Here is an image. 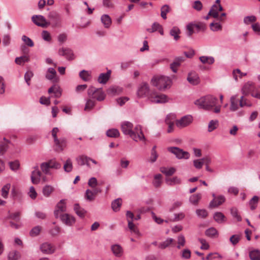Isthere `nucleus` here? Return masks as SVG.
<instances>
[{"mask_svg":"<svg viewBox=\"0 0 260 260\" xmlns=\"http://www.w3.org/2000/svg\"><path fill=\"white\" fill-rule=\"evenodd\" d=\"M258 197L256 196H254L249 201V205L250 206V209L252 210H254L258 202Z\"/></svg>","mask_w":260,"mask_h":260,"instance_id":"nucleus-46","label":"nucleus"},{"mask_svg":"<svg viewBox=\"0 0 260 260\" xmlns=\"http://www.w3.org/2000/svg\"><path fill=\"white\" fill-rule=\"evenodd\" d=\"M231 214L238 221L242 220V217L238 214V210L236 208L233 207L231 209Z\"/></svg>","mask_w":260,"mask_h":260,"instance_id":"nucleus-53","label":"nucleus"},{"mask_svg":"<svg viewBox=\"0 0 260 260\" xmlns=\"http://www.w3.org/2000/svg\"><path fill=\"white\" fill-rule=\"evenodd\" d=\"M174 241L172 238H168L166 241L160 243L159 244L158 247L161 249H165L170 246Z\"/></svg>","mask_w":260,"mask_h":260,"instance_id":"nucleus-44","label":"nucleus"},{"mask_svg":"<svg viewBox=\"0 0 260 260\" xmlns=\"http://www.w3.org/2000/svg\"><path fill=\"white\" fill-rule=\"evenodd\" d=\"M225 197L223 196L220 195L217 198H215L209 204L210 208H214L218 207L221 205L225 201Z\"/></svg>","mask_w":260,"mask_h":260,"instance_id":"nucleus-15","label":"nucleus"},{"mask_svg":"<svg viewBox=\"0 0 260 260\" xmlns=\"http://www.w3.org/2000/svg\"><path fill=\"white\" fill-rule=\"evenodd\" d=\"M122 204V200L118 198L112 202L111 207L114 211L117 212L119 210Z\"/></svg>","mask_w":260,"mask_h":260,"instance_id":"nucleus-27","label":"nucleus"},{"mask_svg":"<svg viewBox=\"0 0 260 260\" xmlns=\"http://www.w3.org/2000/svg\"><path fill=\"white\" fill-rule=\"evenodd\" d=\"M41 169L43 172L46 174H49L50 173L49 169L50 166L48 162H43L41 165Z\"/></svg>","mask_w":260,"mask_h":260,"instance_id":"nucleus-55","label":"nucleus"},{"mask_svg":"<svg viewBox=\"0 0 260 260\" xmlns=\"http://www.w3.org/2000/svg\"><path fill=\"white\" fill-rule=\"evenodd\" d=\"M111 74V71H108L107 73H101L98 78V82L100 83L105 84L109 80Z\"/></svg>","mask_w":260,"mask_h":260,"instance_id":"nucleus-23","label":"nucleus"},{"mask_svg":"<svg viewBox=\"0 0 260 260\" xmlns=\"http://www.w3.org/2000/svg\"><path fill=\"white\" fill-rule=\"evenodd\" d=\"M121 128L124 135H128L136 142L146 141V138L142 132V126L140 125H137L133 129V124L132 123L129 121H124L121 123Z\"/></svg>","mask_w":260,"mask_h":260,"instance_id":"nucleus-1","label":"nucleus"},{"mask_svg":"<svg viewBox=\"0 0 260 260\" xmlns=\"http://www.w3.org/2000/svg\"><path fill=\"white\" fill-rule=\"evenodd\" d=\"M48 17L55 24H57L60 22V15L55 11L49 12Z\"/></svg>","mask_w":260,"mask_h":260,"instance_id":"nucleus-21","label":"nucleus"},{"mask_svg":"<svg viewBox=\"0 0 260 260\" xmlns=\"http://www.w3.org/2000/svg\"><path fill=\"white\" fill-rule=\"evenodd\" d=\"M201 199V194L200 193H198L190 196L189 201L192 204L197 205Z\"/></svg>","mask_w":260,"mask_h":260,"instance_id":"nucleus-49","label":"nucleus"},{"mask_svg":"<svg viewBox=\"0 0 260 260\" xmlns=\"http://www.w3.org/2000/svg\"><path fill=\"white\" fill-rule=\"evenodd\" d=\"M100 90H101V89H96L93 86H91L88 89V95L91 98H95L96 93H99Z\"/></svg>","mask_w":260,"mask_h":260,"instance_id":"nucleus-40","label":"nucleus"},{"mask_svg":"<svg viewBox=\"0 0 260 260\" xmlns=\"http://www.w3.org/2000/svg\"><path fill=\"white\" fill-rule=\"evenodd\" d=\"M40 249L44 254H51L54 252L55 248L51 244L45 242L41 245Z\"/></svg>","mask_w":260,"mask_h":260,"instance_id":"nucleus-11","label":"nucleus"},{"mask_svg":"<svg viewBox=\"0 0 260 260\" xmlns=\"http://www.w3.org/2000/svg\"><path fill=\"white\" fill-rule=\"evenodd\" d=\"M84 198L88 201L91 202L94 200L95 196L92 190L88 189L85 191Z\"/></svg>","mask_w":260,"mask_h":260,"instance_id":"nucleus-43","label":"nucleus"},{"mask_svg":"<svg viewBox=\"0 0 260 260\" xmlns=\"http://www.w3.org/2000/svg\"><path fill=\"white\" fill-rule=\"evenodd\" d=\"M249 255L251 260H260V250H252L250 251Z\"/></svg>","mask_w":260,"mask_h":260,"instance_id":"nucleus-36","label":"nucleus"},{"mask_svg":"<svg viewBox=\"0 0 260 260\" xmlns=\"http://www.w3.org/2000/svg\"><path fill=\"white\" fill-rule=\"evenodd\" d=\"M58 54L65 56L67 59L72 60L74 59L73 51L69 48H61L58 50Z\"/></svg>","mask_w":260,"mask_h":260,"instance_id":"nucleus-10","label":"nucleus"},{"mask_svg":"<svg viewBox=\"0 0 260 260\" xmlns=\"http://www.w3.org/2000/svg\"><path fill=\"white\" fill-rule=\"evenodd\" d=\"M161 179L162 175L160 174H156L154 176L152 184L155 187L157 188L160 186L162 183Z\"/></svg>","mask_w":260,"mask_h":260,"instance_id":"nucleus-30","label":"nucleus"},{"mask_svg":"<svg viewBox=\"0 0 260 260\" xmlns=\"http://www.w3.org/2000/svg\"><path fill=\"white\" fill-rule=\"evenodd\" d=\"M54 188L53 187L50 185H46L43 188V195L46 197H48L51 194V193L53 191Z\"/></svg>","mask_w":260,"mask_h":260,"instance_id":"nucleus-38","label":"nucleus"},{"mask_svg":"<svg viewBox=\"0 0 260 260\" xmlns=\"http://www.w3.org/2000/svg\"><path fill=\"white\" fill-rule=\"evenodd\" d=\"M168 151L174 154L178 159H188L190 156L189 153L183 149L177 147H170Z\"/></svg>","mask_w":260,"mask_h":260,"instance_id":"nucleus-4","label":"nucleus"},{"mask_svg":"<svg viewBox=\"0 0 260 260\" xmlns=\"http://www.w3.org/2000/svg\"><path fill=\"white\" fill-rule=\"evenodd\" d=\"M203 63L213 64L214 62V58L212 56H202L199 58Z\"/></svg>","mask_w":260,"mask_h":260,"instance_id":"nucleus-35","label":"nucleus"},{"mask_svg":"<svg viewBox=\"0 0 260 260\" xmlns=\"http://www.w3.org/2000/svg\"><path fill=\"white\" fill-rule=\"evenodd\" d=\"M150 93L148 84L146 82H143L138 87L137 94L139 98H143L147 96L149 99Z\"/></svg>","mask_w":260,"mask_h":260,"instance_id":"nucleus-6","label":"nucleus"},{"mask_svg":"<svg viewBox=\"0 0 260 260\" xmlns=\"http://www.w3.org/2000/svg\"><path fill=\"white\" fill-rule=\"evenodd\" d=\"M11 185L9 183L6 184L2 189V196L4 198L8 197V193L10 188Z\"/></svg>","mask_w":260,"mask_h":260,"instance_id":"nucleus-54","label":"nucleus"},{"mask_svg":"<svg viewBox=\"0 0 260 260\" xmlns=\"http://www.w3.org/2000/svg\"><path fill=\"white\" fill-rule=\"evenodd\" d=\"M218 124V121L217 120H211L208 124V132H211L215 129L217 127Z\"/></svg>","mask_w":260,"mask_h":260,"instance_id":"nucleus-50","label":"nucleus"},{"mask_svg":"<svg viewBox=\"0 0 260 260\" xmlns=\"http://www.w3.org/2000/svg\"><path fill=\"white\" fill-rule=\"evenodd\" d=\"M74 210L77 215L81 218L84 217L86 213V211L84 209L80 207L78 204H75L74 205Z\"/></svg>","mask_w":260,"mask_h":260,"instance_id":"nucleus-26","label":"nucleus"},{"mask_svg":"<svg viewBox=\"0 0 260 260\" xmlns=\"http://www.w3.org/2000/svg\"><path fill=\"white\" fill-rule=\"evenodd\" d=\"M210 27L211 29L213 31H216L218 30H220L222 29V26L219 23H214L212 22L210 24Z\"/></svg>","mask_w":260,"mask_h":260,"instance_id":"nucleus-56","label":"nucleus"},{"mask_svg":"<svg viewBox=\"0 0 260 260\" xmlns=\"http://www.w3.org/2000/svg\"><path fill=\"white\" fill-rule=\"evenodd\" d=\"M218 99L211 95H207L196 100L194 104L199 108L206 110H213L215 113L220 111V105H217Z\"/></svg>","mask_w":260,"mask_h":260,"instance_id":"nucleus-2","label":"nucleus"},{"mask_svg":"<svg viewBox=\"0 0 260 260\" xmlns=\"http://www.w3.org/2000/svg\"><path fill=\"white\" fill-rule=\"evenodd\" d=\"M223 10L221 5H213L210 9L208 15L213 18L218 17V12Z\"/></svg>","mask_w":260,"mask_h":260,"instance_id":"nucleus-14","label":"nucleus"},{"mask_svg":"<svg viewBox=\"0 0 260 260\" xmlns=\"http://www.w3.org/2000/svg\"><path fill=\"white\" fill-rule=\"evenodd\" d=\"M205 235L210 238H215L218 235V231L214 228H210L206 230Z\"/></svg>","mask_w":260,"mask_h":260,"instance_id":"nucleus-32","label":"nucleus"},{"mask_svg":"<svg viewBox=\"0 0 260 260\" xmlns=\"http://www.w3.org/2000/svg\"><path fill=\"white\" fill-rule=\"evenodd\" d=\"M42 228L40 225H37L33 228L29 232L31 237H36L38 236L41 232Z\"/></svg>","mask_w":260,"mask_h":260,"instance_id":"nucleus-48","label":"nucleus"},{"mask_svg":"<svg viewBox=\"0 0 260 260\" xmlns=\"http://www.w3.org/2000/svg\"><path fill=\"white\" fill-rule=\"evenodd\" d=\"M166 181L167 183L170 185L179 184L181 182L180 179L177 177H174L172 178L167 179Z\"/></svg>","mask_w":260,"mask_h":260,"instance_id":"nucleus-42","label":"nucleus"},{"mask_svg":"<svg viewBox=\"0 0 260 260\" xmlns=\"http://www.w3.org/2000/svg\"><path fill=\"white\" fill-rule=\"evenodd\" d=\"M160 171L165 174L166 176H171L173 174H174L176 171V169L173 168L171 167L170 168H167L166 167H161L160 168Z\"/></svg>","mask_w":260,"mask_h":260,"instance_id":"nucleus-29","label":"nucleus"},{"mask_svg":"<svg viewBox=\"0 0 260 260\" xmlns=\"http://www.w3.org/2000/svg\"><path fill=\"white\" fill-rule=\"evenodd\" d=\"M187 80L189 83L194 85H197L200 83L199 77L196 72H191L189 73Z\"/></svg>","mask_w":260,"mask_h":260,"instance_id":"nucleus-16","label":"nucleus"},{"mask_svg":"<svg viewBox=\"0 0 260 260\" xmlns=\"http://www.w3.org/2000/svg\"><path fill=\"white\" fill-rule=\"evenodd\" d=\"M237 95H235L231 98V106L230 109L231 111H235L238 109Z\"/></svg>","mask_w":260,"mask_h":260,"instance_id":"nucleus-25","label":"nucleus"},{"mask_svg":"<svg viewBox=\"0 0 260 260\" xmlns=\"http://www.w3.org/2000/svg\"><path fill=\"white\" fill-rule=\"evenodd\" d=\"M22 40L29 47H33L34 46L33 41L25 35L22 37Z\"/></svg>","mask_w":260,"mask_h":260,"instance_id":"nucleus-61","label":"nucleus"},{"mask_svg":"<svg viewBox=\"0 0 260 260\" xmlns=\"http://www.w3.org/2000/svg\"><path fill=\"white\" fill-rule=\"evenodd\" d=\"M111 250L116 257H121L123 253L122 247L119 244H114L111 246Z\"/></svg>","mask_w":260,"mask_h":260,"instance_id":"nucleus-19","label":"nucleus"},{"mask_svg":"<svg viewBox=\"0 0 260 260\" xmlns=\"http://www.w3.org/2000/svg\"><path fill=\"white\" fill-rule=\"evenodd\" d=\"M9 164L10 169L13 171L17 170L19 169L20 166L19 162L18 160L9 162Z\"/></svg>","mask_w":260,"mask_h":260,"instance_id":"nucleus-63","label":"nucleus"},{"mask_svg":"<svg viewBox=\"0 0 260 260\" xmlns=\"http://www.w3.org/2000/svg\"><path fill=\"white\" fill-rule=\"evenodd\" d=\"M32 22L37 26L43 28L47 27L50 25V22H48L46 18L42 15H34L31 17Z\"/></svg>","mask_w":260,"mask_h":260,"instance_id":"nucleus-7","label":"nucleus"},{"mask_svg":"<svg viewBox=\"0 0 260 260\" xmlns=\"http://www.w3.org/2000/svg\"><path fill=\"white\" fill-rule=\"evenodd\" d=\"M29 61V56L26 55L20 57H16L15 60V63L19 65H21L25 62H28Z\"/></svg>","mask_w":260,"mask_h":260,"instance_id":"nucleus-34","label":"nucleus"},{"mask_svg":"<svg viewBox=\"0 0 260 260\" xmlns=\"http://www.w3.org/2000/svg\"><path fill=\"white\" fill-rule=\"evenodd\" d=\"M181 33L180 29L177 26H174L170 30V35L173 37L175 41H178L180 37L179 34Z\"/></svg>","mask_w":260,"mask_h":260,"instance_id":"nucleus-24","label":"nucleus"},{"mask_svg":"<svg viewBox=\"0 0 260 260\" xmlns=\"http://www.w3.org/2000/svg\"><path fill=\"white\" fill-rule=\"evenodd\" d=\"M54 143V150L58 152L62 151L67 146V140L64 138L55 140Z\"/></svg>","mask_w":260,"mask_h":260,"instance_id":"nucleus-8","label":"nucleus"},{"mask_svg":"<svg viewBox=\"0 0 260 260\" xmlns=\"http://www.w3.org/2000/svg\"><path fill=\"white\" fill-rule=\"evenodd\" d=\"M48 92L49 94L53 93L54 94L53 96L55 98H59L61 96L62 91L60 88L56 85L52 86L48 89Z\"/></svg>","mask_w":260,"mask_h":260,"instance_id":"nucleus-17","label":"nucleus"},{"mask_svg":"<svg viewBox=\"0 0 260 260\" xmlns=\"http://www.w3.org/2000/svg\"><path fill=\"white\" fill-rule=\"evenodd\" d=\"M42 37L44 40L47 42L51 41V37L50 34L47 30H43L42 32Z\"/></svg>","mask_w":260,"mask_h":260,"instance_id":"nucleus-64","label":"nucleus"},{"mask_svg":"<svg viewBox=\"0 0 260 260\" xmlns=\"http://www.w3.org/2000/svg\"><path fill=\"white\" fill-rule=\"evenodd\" d=\"M20 257V254L17 251H11L9 252L8 255L9 260H18Z\"/></svg>","mask_w":260,"mask_h":260,"instance_id":"nucleus-45","label":"nucleus"},{"mask_svg":"<svg viewBox=\"0 0 260 260\" xmlns=\"http://www.w3.org/2000/svg\"><path fill=\"white\" fill-rule=\"evenodd\" d=\"M192 121V117L190 115H186L177 120L176 125L179 127H184L189 125Z\"/></svg>","mask_w":260,"mask_h":260,"instance_id":"nucleus-9","label":"nucleus"},{"mask_svg":"<svg viewBox=\"0 0 260 260\" xmlns=\"http://www.w3.org/2000/svg\"><path fill=\"white\" fill-rule=\"evenodd\" d=\"M89 159H90V157L84 155H80L76 158L78 165L81 166L86 165L87 166L89 167Z\"/></svg>","mask_w":260,"mask_h":260,"instance_id":"nucleus-18","label":"nucleus"},{"mask_svg":"<svg viewBox=\"0 0 260 260\" xmlns=\"http://www.w3.org/2000/svg\"><path fill=\"white\" fill-rule=\"evenodd\" d=\"M160 27V24H159L158 23L155 22L152 24L151 28H147L146 30L149 32L152 33V32H153L154 31L158 30V29Z\"/></svg>","mask_w":260,"mask_h":260,"instance_id":"nucleus-59","label":"nucleus"},{"mask_svg":"<svg viewBox=\"0 0 260 260\" xmlns=\"http://www.w3.org/2000/svg\"><path fill=\"white\" fill-rule=\"evenodd\" d=\"M245 95H243L240 97V100L239 101V106L241 107H243L244 106L250 107L252 104L251 102L248 100L247 99L245 98Z\"/></svg>","mask_w":260,"mask_h":260,"instance_id":"nucleus-37","label":"nucleus"},{"mask_svg":"<svg viewBox=\"0 0 260 260\" xmlns=\"http://www.w3.org/2000/svg\"><path fill=\"white\" fill-rule=\"evenodd\" d=\"M106 135L110 138H117L119 136L120 133L117 129L112 128L108 129L106 132Z\"/></svg>","mask_w":260,"mask_h":260,"instance_id":"nucleus-33","label":"nucleus"},{"mask_svg":"<svg viewBox=\"0 0 260 260\" xmlns=\"http://www.w3.org/2000/svg\"><path fill=\"white\" fill-rule=\"evenodd\" d=\"M192 26L194 29H196L197 31L200 30H205L206 29L205 25L203 23H198L196 24L192 23Z\"/></svg>","mask_w":260,"mask_h":260,"instance_id":"nucleus-62","label":"nucleus"},{"mask_svg":"<svg viewBox=\"0 0 260 260\" xmlns=\"http://www.w3.org/2000/svg\"><path fill=\"white\" fill-rule=\"evenodd\" d=\"M101 21L105 28H109L111 24V19L108 15L104 14L101 17Z\"/></svg>","mask_w":260,"mask_h":260,"instance_id":"nucleus-28","label":"nucleus"},{"mask_svg":"<svg viewBox=\"0 0 260 260\" xmlns=\"http://www.w3.org/2000/svg\"><path fill=\"white\" fill-rule=\"evenodd\" d=\"M50 168L58 169L61 168V164L56 161L55 160H50L48 161Z\"/></svg>","mask_w":260,"mask_h":260,"instance_id":"nucleus-57","label":"nucleus"},{"mask_svg":"<svg viewBox=\"0 0 260 260\" xmlns=\"http://www.w3.org/2000/svg\"><path fill=\"white\" fill-rule=\"evenodd\" d=\"M149 100L154 103H165L168 101L167 96L164 94H158L156 92H151L149 95Z\"/></svg>","mask_w":260,"mask_h":260,"instance_id":"nucleus-5","label":"nucleus"},{"mask_svg":"<svg viewBox=\"0 0 260 260\" xmlns=\"http://www.w3.org/2000/svg\"><path fill=\"white\" fill-rule=\"evenodd\" d=\"M213 218L214 220L218 223H221L225 221V216L223 213L220 212H217L214 213Z\"/></svg>","mask_w":260,"mask_h":260,"instance_id":"nucleus-31","label":"nucleus"},{"mask_svg":"<svg viewBox=\"0 0 260 260\" xmlns=\"http://www.w3.org/2000/svg\"><path fill=\"white\" fill-rule=\"evenodd\" d=\"M20 213L19 212L13 213H9V215L8 216L7 218L9 219H12L16 221H19L20 220Z\"/></svg>","mask_w":260,"mask_h":260,"instance_id":"nucleus-60","label":"nucleus"},{"mask_svg":"<svg viewBox=\"0 0 260 260\" xmlns=\"http://www.w3.org/2000/svg\"><path fill=\"white\" fill-rule=\"evenodd\" d=\"M35 170L31 172V180L33 184H37L40 181L41 172L39 170L38 167L34 168Z\"/></svg>","mask_w":260,"mask_h":260,"instance_id":"nucleus-13","label":"nucleus"},{"mask_svg":"<svg viewBox=\"0 0 260 260\" xmlns=\"http://www.w3.org/2000/svg\"><path fill=\"white\" fill-rule=\"evenodd\" d=\"M66 200H61L56 205V208H57V210L60 211V212H65L66 211Z\"/></svg>","mask_w":260,"mask_h":260,"instance_id":"nucleus-47","label":"nucleus"},{"mask_svg":"<svg viewBox=\"0 0 260 260\" xmlns=\"http://www.w3.org/2000/svg\"><path fill=\"white\" fill-rule=\"evenodd\" d=\"M178 249H180L181 247H183L185 244V239L183 235H180L177 238Z\"/></svg>","mask_w":260,"mask_h":260,"instance_id":"nucleus-52","label":"nucleus"},{"mask_svg":"<svg viewBox=\"0 0 260 260\" xmlns=\"http://www.w3.org/2000/svg\"><path fill=\"white\" fill-rule=\"evenodd\" d=\"M253 88V84L248 82L246 83L242 88V93L244 95H247Z\"/></svg>","mask_w":260,"mask_h":260,"instance_id":"nucleus-22","label":"nucleus"},{"mask_svg":"<svg viewBox=\"0 0 260 260\" xmlns=\"http://www.w3.org/2000/svg\"><path fill=\"white\" fill-rule=\"evenodd\" d=\"M152 84L157 87L159 90H165L168 87H170L172 80L168 77L165 76H154L151 80Z\"/></svg>","mask_w":260,"mask_h":260,"instance_id":"nucleus-3","label":"nucleus"},{"mask_svg":"<svg viewBox=\"0 0 260 260\" xmlns=\"http://www.w3.org/2000/svg\"><path fill=\"white\" fill-rule=\"evenodd\" d=\"M94 105H95V101H93L91 99H89V100H87V101L86 103L84 110L85 111H89L92 108H93V107L94 106Z\"/></svg>","mask_w":260,"mask_h":260,"instance_id":"nucleus-58","label":"nucleus"},{"mask_svg":"<svg viewBox=\"0 0 260 260\" xmlns=\"http://www.w3.org/2000/svg\"><path fill=\"white\" fill-rule=\"evenodd\" d=\"M63 169L66 172H70L73 169V164L70 158H68L63 165Z\"/></svg>","mask_w":260,"mask_h":260,"instance_id":"nucleus-41","label":"nucleus"},{"mask_svg":"<svg viewBox=\"0 0 260 260\" xmlns=\"http://www.w3.org/2000/svg\"><path fill=\"white\" fill-rule=\"evenodd\" d=\"M79 76L83 80L85 81H87L89 80L90 74L88 71L85 70H82L80 72Z\"/></svg>","mask_w":260,"mask_h":260,"instance_id":"nucleus-51","label":"nucleus"},{"mask_svg":"<svg viewBox=\"0 0 260 260\" xmlns=\"http://www.w3.org/2000/svg\"><path fill=\"white\" fill-rule=\"evenodd\" d=\"M60 219L65 224L71 226L75 222V218L74 216L69 214H60Z\"/></svg>","mask_w":260,"mask_h":260,"instance_id":"nucleus-12","label":"nucleus"},{"mask_svg":"<svg viewBox=\"0 0 260 260\" xmlns=\"http://www.w3.org/2000/svg\"><path fill=\"white\" fill-rule=\"evenodd\" d=\"M170 11V8L168 5H165L161 8V17L164 19H167V14Z\"/></svg>","mask_w":260,"mask_h":260,"instance_id":"nucleus-39","label":"nucleus"},{"mask_svg":"<svg viewBox=\"0 0 260 260\" xmlns=\"http://www.w3.org/2000/svg\"><path fill=\"white\" fill-rule=\"evenodd\" d=\"M56 72L52 68H49L48 69V73L46 75V78L49 80H52L53 82H57L58 79L56 77Z\"/></svg>","mask_w":260,"mask_h":260,"instance_id":"nucleus-20","label":"nucleus"}]
</instances>
